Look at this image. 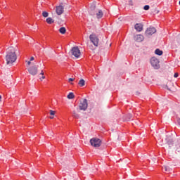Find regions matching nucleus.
Instances as JSON below:
<instances>
[{"instance_id":"f257e3e1","label":"nucleus","mask_w":180,"mask_h":180,"mask_svg":"<svg viewBox=\"0 0 180 180\" xmlns=\"http://www.w3.org/2000/svg\"><path fill=\"white\" fill-rule=\"evenodd\" d=\"M18 59L15 49L13 47H9L7 50L6 55V64H13Z\"/></svg>"},{"instance_id":"f03ea898","label":"nucleus","mask_w":180,"mask_h":180,"mask_svg":"<svg viewBox=\"0 0 180 180\" xmlns=\"http://www.w3.org/2000/svg\"><path fill=\"white\" fill-rule=\"evenodd\" d=\"M89 13L91 16H96V19L98 20L103 18V11L101 9L96 8V6H95V4L90 6Z\"/></svg>"},{"instance_id":"7ed1b4c3","label":"nucleus","mask_w":180,"mask_h":180,"mask_svg":"<svg viewBox=\"0 0 180 180\" xmlns=\"http://www.w3.org/2000/svg\"><path fill=\"white\" fill-rule=\"evenodd\" d=\"M90 41L95 46V47H98L99 46V37L95 33H92L89 35Z\"/></svg>"},{"instance_id":"20e7f679","label":"nucleus","mask_w":180,"mask_h":180,"mask_svg":"<svg viewBox=\"0 0 180 180\" xmlns=\"http://www.w3.org/2000/svg\"><path fill=\"white\" fill-rule=\"evenodd\" d=\"M90 143L91 146H92L93 147L98 148V147H101V146H102V140L98 138H92L91 139H90Z\"/></svg>"},{"instance_id":"39448f33","label":"nucleus","mask_w":180,"mask_h":180,"mask_svg":"<svg viewBox=\"0 0 180 180\" xmlns=\"http://www.w3.org/2000/svg\"><path fill=\"white\" fill-rule=\"evenodd\" d=\"M150 64L155 70H158L160 68V60L155 57H152L150 58Z\"/></svg>"},{"instance_id":"423d86ee","label":"nucleus","mask_w":180,"mask_h":180,"mask_svg":"<svg viewBox=\"0 0 180 180\" xmlns=\"http://www.w3.org/2000/svg\"><path fill=\"white\" fill-rule=\"evenodd\" d=\"M157 32V30L154 27H149L147 28V30L145 32V35L148 37V36H153L154 33Z\"/></svg>"},{"instance_id":"0eeeda50","label":"nucleus","mask_w":180,"mask_h":180,"mask_svg":"<svg viewBox=\"0 0 180 180\" xmlns=\"http://www.w3.org/2000/svg\"><path fill=\"white\" fill-rule=\"evenodd\" d=\"M72 56L74 57H76V58H79V56H81V51H79V49L78 46H74L71 50Z\"/></svg>"},{"instance_id":"6e6552de","label":"nucleus","mask_w":180,"mask_h":180,"mask_svg":"<svg viewBox=\"0 0 180 180\" xmlns=\"http://www.w3.org/2000/svg\"><path fill=\"white\" fill-rule=\"evenodd\" d=\"M79 108L80 110H86V109H88V100L84 98L82 101H81Z\"/></svg>"},{"instance_id":"1a4fd4ad","label":"nucleus","mask_w":180,"mask_h":180,"mask_svg":"<svg viewBox=\"0 0 180 180\" xmlns=\"http://www.w3.org/2000/svg\"><path fill=\"white\" fill-rule=\"evenodd\" d=\"M28 72L31 75H36L37 74V67L32 66L28 68Z\"/></svg>"},{"instance_id":"9d476101","label":"nucleus","mask_w":180,"mask_h":180,"mask_svg":"<svg viewBox=\"0 0 180 180\" xmlns=\"http://www.w3.org/2000/svg\"><path fill=\"white\" fill-rule=\"evenodd\" d=\"M57 15H63L64 13V7L63 6H58L56 8Z\"/></svg>"},{"instance_id":"9b49d317","label":"nucleus","mask_w":180,"mask_h":180,"mask_svg":"<svg viewBox=\"0 0 180 180\" xmlns=\"http://www.w3.org/2000/svg\"><path fill=\"white\" fill-rule=\"evenodd\" d=\"M134 40L135 41H138V43H141V41L144 40V36L142 34H136L134 36Z\"/></svg>"},{"instance_id":"f8f14e48","label":"nucleus","mask_w":180,"mask_h":180,"mask_svg":"<svg viewBox=\"0 0 180 180\" xmlns=\"http://www.w3.org/2000/svg\"><path fill=\"white\" fill-rule=\"evenodd\" d=\"M134 29L136 30V32H141L143 30V24L136 23L134 25Z\"/></svg>"},{"instance_id":"ddd939ff","label":"nucleus","mask_w":180,"mask_h":180,"mask_svg":"<svg viewBox=\"0 0 180 180\" xmlns=\"http://www.w3.org/2000/svg\"><path fill=\"white\" fill-rule=\"evenodd\" d=\"M163 53L164 52L161 51L160 49H157L155 51V54H156L157 56H162Z\"/></svg>"},{"instance_id":"4468645a","label":"nucleus","mask_w":180,"mask_h":180,"mask_svg":"<svg viewBox=\"0 0 180 180\" xmlns=\"http://www.w3.org/2000/svg\"><path fill=\"white\" fill-rule=\"evenodd\" d=\"M78 85H79V86H85V80L81 79L78 82Z\"/></svg>"},{"instance_id":"2eb2a0df","label":"nucleus","mask_w":180,"mask_h":180,"mask_svg":"<svg viewBox=\"0 0 180 180\" xmlns=\"http://www.w3.org/2000/svg\"><path fill=\"white\" fill-rule=\"evenodd\" d=\"M59 32L60 33H61V34H65V32H67V30L65 29V27H62L59 29Z\"/></svg>"},{"instance_id":"dca6fc26","label":"nucleus","mask_w":180,"mask_h":180,"mask_svg":"<svg viewBox=\"0 0 180 180\" xmlns=\"http://www.w3.org/2000/svg\"><path fill=\"white\" fill-rule=\"evenodd\" d=\"M46 22L49 25H51L52 23H54V20H53V18H46Z\"/></svg>"},{"instance_id":"f3484780","label":"nucleus","mask_w":180,"mask_h":180,"mask_svg":"<svg viewBox=\"0 0 180 180\" xmlns=\"http://www.w3.org/2000/svg\"><path fill=\"white\" fill-rule=\"evenodd\" d=\"M75 95L74 93L70 92L68 95V99H74L75 98Z\"/></svg>"},{"instance_id":"a211bd4d","label":"nucleus","mask_w":180,"mask_h":180,"mask_svg":"<svg viewBox=\"0 0 180 180\" xmlns=\"http://www.w3.org/2000/svg\"><path fill=\"white\" fill-rule=\"evenodd\" d=\"M167 144L169 146H174V140L173 139H167Z\"/></svg>"},{"instance_id":"6ab92c4d","label":"nucleus","mask_w":180,"mask_h":180,"mask_svg":"<svg viewBox=\"0 0 180 180\" xmlns=\"http://www.w3.org/2000/svg\"><path fill=\"white\" fill-rule=\"evenodd\" d=\"M42 16H44V18H48L49 17V13L46 12V11H43Z\"/></svg>"},{"instance_id":"aec40b11","label":"nucleus","mask_w":180,"mask_h":180,"mask_svg":"<svg viewBox=\"0 0 180 180\" xmlns=\"http://www.w3.org/2000/svg\"><path fill=\"white\" fill-rule=\"evenodd\" d=\"M131 119V114H128L127 115V118H126V120L129 121Z\"/></svg>"},{"instance_id":"412c9836","label":"nucleus","mask_w":180,"mask_h":180,"mask_svg":"<svg viewBox=\"0 0 180 180\" xmlns=\"http://www.w3.org/2000/svg\"><path fill=\"white\" fill-rule=\"evenodd\" d=\"M163 169H165L166 172H169V167L168 166H165Z\"/></svg>"},{"instance_id":"4be33fe9","label":"nucleus","mask_w":180,"mask_h":180,"mask_svg":"<svg viewBox=\"0 0 180 180\" xmlns=\"http://www.w3.org/2000/svg\"><path fill=\"white\" fill-rule=\"evenodd\" d=\"M144 11H148L150 9V6L149 5H146L143 7Z\"/></svg>"},{"instance_id":"5701e85b","label":"nucleus","mask_w":180,"mask_h":180,"mask_svg":"<svg viewBox=\"0 0 180 180\" xmlns=\"http://www.w3.org/2000/svg\"><path fill=\"white\" fill-rule=\"evenodd\" d=\"M50 115L51 116H54V115H56V112H54L53 110H50Z\"/></svg>"},{"instance_id":"b1692460","label":"nucleus","mask_w":180,"mask_h":180,"mask_svg":"<svg viewBox=\"0 0 180 180\" xmlns=\"http://www.w3.org/2000/svg\"><path fill=\"white\" fill-rule=\"evenodd\" d=\"M174 78H178V77H179V75L178 73H174Z\"/></svg>"},{"instance_id":"393cba45","label":"nucleus","mask_w":180,"mask_h":180,"mask_svg":"<svg viewBox=\"0 0 180 180\" xmlns=\"http://www.w3.org/2000/svg\"><path fill=\"white\" fill-rule=\"evenodd\" d=\"M75 79L72 78H69L68 81L69 82H72V81H74Z\"/></svg>"},{"instance_id":"a878e982","label":"nucleus","mask_w":180,"mask_h":180,"mask_svg":"<svg viewBox=\"0 0 180 180\" xmlns=\"http://www.w3.org/2000/svg\"><path fill=\"white\" fill-rule=\"evenodd\" d=\"M33 60H34V57L32 56V57L30 58V61H33Z\"/></svg>"},{"instance_id":"bb28decb","label":"nucleus","mask_w":180,"mask_h":180,"mask_svg":"<svg viewBox=\"0 0 180 180\" xmlns=\"http://www.w3.org/2000/svg\"><path fill=\"white\" fill-rule=\"evenodd\" d=\"M177 122H178V123H179V126H180V118H179V119L177 120Z\"/></svg>"},{"instance_id":"cd10ccee","label":"nucleus","mask_w":180,"mask_h":180,"mask_svg":"<svg viewBox=\"0 0 180 180\" xmlns=\"http://www.w3.org/2000/svg\"><path fill=\"white\" fill-rule=\"evenodd\" d=\"M41 75H44V72H43V70H41Z\"/></svg>"},{"instance_id":"c85d7f7f","label":"nucleus","mask_w":180,"mask_h":180,"mask_svg":"<svg viewBox=\"0 0 180 180\" xmlns=\"http://www.w3.org/2000/svg\"><path fill=\"white\" fill-rule=\"evenodd\" d=\"M133 1H129V5H133L131 3H132Z\"/></svg>"},{"instance_id":"c756f323","label":"nucleus","mask_w":180,"mask_h":180,"mask_svg":"<svg viewBox=\"0 0 180 180\" xmlns=\"http://www.w3.org/2000/svg\"><path fill=\"white\" fill-rule=\"evenodd\" d=\"M42 79H44V78H46V77H44V75L41 77Z\"/></svg>"},{"instance_id":"7c9ffc66","label":"nucleus","mask_w":180,"mask_h":180,"mask_svg":"<svg viewBox=\"0 0 180 180\" xmlns=\"http://www.w3.org/2000/svg\"><path fill=\"white\" fill-rule=\"evenodd\" d=\"M31 63L30 61H28V65H30Z\"/></svg>"},{"instance_id":"2f4dec72","label":"nucleus","mask_w":180,"mask_h":180,"mask_svg":"<svg viewBox=\"0 0 180 180\" xmlns=\"http://www.w3.org/2000/svg\"><path fill=\"white\" fill-rule=\"evenodd\" d=\"M2 98V96H0V99H1Z\"/></svg>"},{"instance_id":"473e14b6","label":"nucleus","mask_w":180,"mask_h":180,"mask_svg":"<svg viewBox=\"0 0 180 180\" xmlns=\"http://www.w3.org/2000/svg\"><path fill=\"white\" fill-rule=\"evenodd\" d=\"M54 117H51V119H53Z\"/></svg>"}]
</instances>
